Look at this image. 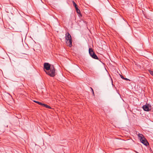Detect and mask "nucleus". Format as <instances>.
I'll return each instance as SVG.
<instances>
[{
	"instance_id": "1",
	"label": "nucleus",
	"mask_w": 153,
	"mask_h": 153,
	"mask_svg": "<svg viewBox=\"0 0 153 153\" xmlns=\"http://www.w3.org/2000/svg\"><path fill=\"white\" fill-rule=\"evenodd\" d=\"M65 39L66 40V43L70 47H71L72 46V39L71 36L68 32L65 34Z\"/></svg>"
},
{
	"instance_id": "2",
	"label": "nucleus",
	"mask_w": 153,
	"mask_h": 153,
	"mask_svg": "<svg viewBox=\"0 0 153 153\" xmlns=\"http://www.w3.org/2000/svg\"><path fill=\"white\" fill-rule=\"evenodd\" d=\"M46 74L51 77H54L56 75V70L53 65H51V68L49 71H45Z\"/></svg>"
},
{
	"instance_id": "3",
	"label": "nucleus",
	"mask_w": 153,
	"mask_h": 153,
	"mask_svg": "<svg viewBox=\"0 0 153 153\" xmlns=\"http://www.w3.org/2000/svg\"><path fill=\"white\" fill-rule=\"evenodd\" d=\"M138 136L141 142L144 145L147 146L149 144L148 142L142 134H139Z\"/></svg>"
},
{
	"instance_id": "4",
	"label": "nucleus",
	"mask_w": 153,
	"mask_h": 153,
	"mask_svg": "<svg viewBox=\"0 0 153 153\" xmlns=\"http://www.w3.org/2000/svg\"><path fill=\"white\" fill-rule=\"evenodd\" d=\"M89 53L90 56L93 59H98L99 58L95 54L92 48H89Z\"/></svg>"
},
{
	"instance_id": "5",
	"label": "nucleus",
	"mask_w": 153,
	"mask_h": 153,
	"mask_svg": "<svg viewBox=\"0 0 153 153\" xmlns=\"http://www.w3.org/2000/svg\"><path fill=\"white\" fill-rule=\"evenodd\" d=\"M142 107L143 110L146 111H149L152 109L151 105L147 103L146 105H143Z\"/></svg>"
},
{
	"instance_id": "6",
	"label": "nucleus",
	"mask_w": 153,
	"mask_h": 153,
	"mask_svg": "<svg viewBox=\"0 0 153 153\" xmlns=\"http://www.w3.org/2000/svg\"><path fill=\"white\" fill-rule=\"evenodd\" d=\"M51 65L48 63H45L44 64V68L47 71H49L51 68Z\"/></svg>"
},
{
	"instance_id": "7",
	"label": "nucleus",
	"mask_w": 153,
	"mask_h": 153,
	"mask_svg": "<svg viewBox=\"0 0 153 153\" xmlns=\"http://www.w3.org/2000/svg\"><path fill=\"white\" fill-rule=\"evenodd\" d=\"M42 106L46 107L47 108L51 109V108L49 105H47L46 104L43 103Z\"/></svg>"
},
{
	"instance_id": "8",
	"label": "nucleus",
	"mask_w": 153,
	"mask_h": 153,
	"mask_svg": "<svg viewBox=\"0 0 153 153\" xmlns=\"http://www.w3.org/2000/svg\"><path fill=\"white\" fill-rule=\"evenodd\" d=\"M33 102L37 103L39 105H41L42 106V104H43V103H42L40 102H39L38 101L34 100V101H33Z\"/></svg>"
},
{
	"instance_id": "9",
	"label": "nucleus",
	"mask_w": 153,
	"mask_h": 153,
	"mask_svg": "<svg viewBox=\"0 0 153 153\" xmlns=\"http://www.w3.org/2000/svg\"><path fill=\"white\" fill-rule=\"evenodd\" d=\"M76 12L78 13V14H81L80 10L78 9V7L76 8Z\"/></svg>"
},
{
	"instance_id": "10",
	"label": "nucleus",
	"mask_w": 153,
	"mask_h": 153,
	"mask_svg": "<svg viewBox=\"0 0 153 153\" xmlns=\"http://www.w3.org/2000/svg\"><path fill=\"white\" fill-rule=\"evenodd\" d=\"M73 4L74 6L75 7V8L78 7L76 4L74 2V1H73Z\"/></svg>"
},
{
	"instance_id": "11",
	"label": "nucleus",
	"mask_w": 153,
	"mask_h": 153,
	"mask_svg": "<svg viewBox=\"0 0 153 153\" xmlns=\"http://www.w3.org/2000/svg\"><path fill=\"white\" fill-rule=\"evenodd\" d=\"M149 71L150 74L153 76V71L151 70H149Z\"/></svg>"
},
{
	"instance_id": "12",
	"label": "nucleus",
	"mask_w": 153,
	"mask_h": 153,
	"mask_svg": "<svg viewBox=\"0 0 153 153\" xmlns=\"http://www.w3.org/2000/svg\"><path fill=\"white\" fill-rule=\"evenodd\" d=\"M90 88L92 91V94L94 96V90H93V88H91V87H90Z\"/></svg>"
},
{
	"instance_id": "13",
	"label": "nucleus",
	"mask_w": 153,
	"mask_h": 153,
	"mask_svg": "<svg viewBox=\"0 0 153 153\" xmlns=\"http://www.w3.org/2000/svg\"><path fill=\"white\" fill-rule=\"evenodd\" d=\"M120 77H121V78H122V79H124L125 78L123 77V76L121 74H120Z\"/></svg>"
},
{
	"instance_id": "14",
	"label": "nucleus",
	"mask_w": 153,
	"mask_h": 153,
	"mask_svg": "<svg viewBox=\"0 0 153 153\" xmlns=\"http://www.w3.org/2000/svg\"><path fill=\"white\" fill-rule=\"evenodd\" d=\"M124 80H126V81H130V79H127V78H125Z\"/></svg>"
}]
</instances>
